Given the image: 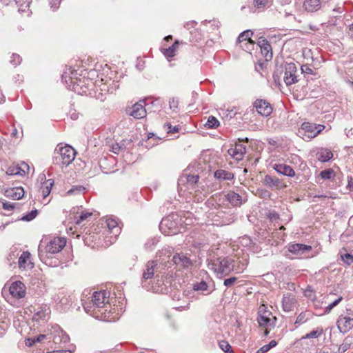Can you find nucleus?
<instances>
[{"label":"nucleus","mask_w":353,"mask_h":353,"mask_svg":"<svg viewBox=\"0 0 353 353\" xmlns=\"http://www.w3.org/2000/svg\"><path fill=\"white\" fill-rule=\"evenodd\" d=\"M61 81L69 90H72L79 94H85L87 90L94 85L92 81L85 77H78L76 70L71 67L66 69L61 75Z\"/></svg>","instance_id":"f257e3e1"},{"label":"nucleus","mask_w":353,"mask_h":353,"mask_svg":"<svg viewBox=\"0 0 353 353\" xmlns=\"http://www.w3.org/2000/svg\"><path fill=\"white\" fill-rule=\"evenodd\" d=\"M182 228V219L176 213H172L163 218L159 224V230L166 236L180 233Z\"/></svg>","instance_id":"f03ea898"},{"label":"nucleus","mask_w":353,"mask_h":353,"mask_svg":"<svg viewBox=\"0 0 353 353\" xmlns=\"http://www.w3.org/2000/svg\"><path fill=\"white\" fill-rule=\"evenodd\" d=\"M76 154V150L70 145L65 146L58 145L54 152L53 163L67 167L73 162Z\"/></svg>","instance_id":"7ed1b4c3"},{"label":"nucleus","mask_w":353,"mask_h":353,"mask_svg":"<svg viewBox=\"0 0 353 353\" xmlns=\"http://www.w3.org/2000/svg\"><path fill=\"white\" fill-rule=\"evenodd\" d=\"M66 245V240L63 237H55L51 239L46 245L44 250L39 248V256L40 259L48 264V260L51 254L61 252Z\"/></svg>","instance_id":"20e7f679"},{"label":"nucleus","mask_w":353,"mask_h":353,"mask_svg":"<svg viewBox=\"0 0 353 353\" xmlns=\"http://www.w3.org/2000/svg\"><path fill=\"white\" fill-rule=\"evenodd\" d=\"M159 269L160 265H158L157 261H149L146 263L141 279V285L144 289L149 291L153 288V286H150L148 280L155 278L159 281V274L161 273Z\"/></svg>","instance_id":"39448f33"},{"label":"nucleus","mask_w":353,"mask_h":353,"mask_svg":"<svg viewBox=\"0 0 353 353\" xmlns=\"http://www.w3.org/2000/svg\"><path fill=\"white\" fill-rule=\"evenodd\" d=\"M324 129L325 125H323L303 122L299 130V134L302 137L303 139L310 141L316 137Z\"/></svg>","instance_id":"423d86ee"},{"label":"nucleus","mask_w":353,"mask_h":353,"mask_svg":"<svg viewBox=\"0 0 353 353\" xmlns=\"http://www.w3.org/2000/svg\"><path fill=\"white\" fill-rule=\"evenodd\" d=\"M218 262V266L215 270L221 276H226L234 270L235 260L232 257L219 258Z\"/></svg>","instance_id":"0eeeda50"},{"label":"nucleus","mask_w":353,"mask_h":353,"mask_svg":"<svg viewBox=\"0 0 353 353\" xmlns=\"http://www.w3.org/2000/svg\"><path fill=\"white\" fill-rule=\"evenodd\" d=\"M52 338H48V341H52L54 344L67 343L70 341L69 336L61 329L59 326L54 327V333L48 334Z\"/></svg>","instance_id":"6e6552de"},{"label":"nucleus","mask_w":353,"mask_h":353,"mask_svg":"<svg viewBox=\"0 0 353 353\" xmlns=\"http://www.w3.org/2000/svg\"><path fill=\"white\" fill-rule=\"evenodd\" d=\"M284 81L289 86L298 81L297 77L295 73L297 70L296 64L294 63H287L285 65Z\"/></svg>","instance_id":"1a4fd4ad"},{"label":"nucleus","mask_w":353,"mask_h":353,"mask_svg":"<svg viewBox=\"0 0 353 353\" xmlns=\"http://www.w3.org/2000/svg\"><path fill=\"white\" fill-rule=\"evenodd\" d=\"M257 112L263 117L270 116L273 110L271 104L265 99H258L253 103Z\"/></svg>","instance_id":"9d476101"},{"label":"nucleus","mask_w":353,"mask_h":353,"mask_svg":"<svg viewBox=\"0 0 353 353\" xmlns=\"http://www.w3.org/2000/svg\"><path fill=\"white\" fill-rule=\"evenodd\" d=\"M212 219L217 225H226L234 221V216L220 210L214 215Z\"/></svg>","instance_id":"9b49d317"},{"label":"nucleus","mask_w":353,"mask_h":353,"mask_svg":"<svg viewBox=\"0 0 353 353\" xmlns=\"http://www.w3.org/2000/svg\"><path fill=\"white\" fill-rule=\"evenodd\" d=\"M10 294L16 299H21L26 296V285L20 281L13 282L9 289Z\"/></svg>","instance_id":"f8f14e48"},{"label":"nucleus","mask_w":353,"mask_h":353,"mask_svg":"<svg viewBox=\"0 0 353 353\" xmlns=\"http://www.w3.org/2000/svg\"><path fill=\"white\" fill-rule=\"evenodd\" d=\"M145 105V100L139 101V102L136 103L132 105L130 114L137 119L145 117L146 115Z\"/></svg>","instance_id":"ddd939ff"},{"label":"nucleus","mask_w":353,"mask_h":353,"mask_svg":"<svg viewBox=\"0 0 353 353\" xmlns=\"http://www.w3.org/2000/svg\"><path fill=\"white\" fill-rule=\"evenodd\" d=\"M108 292L105 290L94 292L92 296V306L100 309L105 306V301L107 299Z\"/></svg>","instance_id":"4468645a"},{"label":"nucleus","mask_w":353,"mask_h":353,"mask_svg":"<svg viewBox=\"0 0 353 353\" xmlns=\"http://www.w3.org/2000/svg\"><path fill=\"white\" fill-rule=\"evenodd\" d=\"M172 261L177 266L188 268L192 265V261L183 252L175 254L172 257Z\"/></svg>","instance_id":"2eb2a0df"},{"label":"nucleus","mask_w":353,"mask_h":353,"mask_svg":"<svg viewBox=\"0 0 353 353\" xmlns=\"http://www.w3.org/2000/svg\"><path fill=\"white\" fill-rule=\"evenodd\" d=\"M337 327L341 332H347L353 327V317L341 316L337 321Z\"/></svg>","instance_id":"dca6fc26"},{"label":"nucleus","mask_w":353,"mask_h":353,"mask_svg":"<svg viewBox=\"0 0 353 353\" xmlns=\"http://www.w3.org/2000/svg\"><path fill=\"white\" fill-rule=\"evenodd\" d=\"M272 168L278 173L284 176L292 177L295 176V172L292 168L284 163H274L272 165Z\"/></svg>","instance_id":"f3484780"},{"label":"nucleus","mask_w":353,"mask_h":353,"mask_svg":"<svg viewBox=\"0 0 353 353\" xmlns=\"http://www.w3.org/2000/svg\"><path fill=\"white\" fill-rule=\"evenodd\" d=\"M312 250V246L302 243L290 244L288 251L294 254L301 255Z\"/></svg>","instance_id":"a211bd4d"},{"label":"nucleus","mask_w":353,"mask_h":353,"mask_svg":"<svg viewBox=\"0 0 353 353\" xmlns=\"http://www.w3.org/2000/svg\"><path fill=\"white\" fill-rule=\"evenodd\" d=\"M31 254L26 251L23 252L19 258L18 265L20 269L32 268L33 263L30 261Z\"/></svg>","instance_id":"6ab92c4d"},{"label":"nucleus","mask_w":353,"mask_h":353,"mask_svg":"<svg viewBox=\"0 0 353 353\" xmlns=\"http://www.w3.org/2000/svg\"><path fill=\"white\" fill-rule=\"evenodd\" d=\"M228 152L236 160H240L242 159L243 154L246 153V147L243 144L237 143L234 148H230Z\"/></svg>","instance_id":"aec40b11"},{"label":"nucleus","mask_w":353,"mask_h":353,"mask_svg":"<svg viewBox=\"0 0 353 353\" xmlns=\"http://www.w3.org/2000/svg\"><path fill=\"white\" fill-rule=\"evenodd\" d=\"M226 200L234 207H239L242 204V197L234 191H230L225 195Z\"/></svg>","instance_id":"412c9836"},{"label":"nucleus","mask_w":353,"mask_h":353,"mask_svg":"<svg viewBox=\"0 0 353 353\" xmlns=\"http://www.w3.org/2000/svg\"><path fill=\"white\" fill-rule=\"evenodd\" d=\"M316 156L319 161L325 163L329 161L333 157V154L330 149L321 148L319 149Z\"/></svg>","instance_id":"4be33fe9"},{"label":"nucleus","mask_w":353,"mask_h":353,"mask_svg":"<svg viewBox=\"0 0 353 353\" xmlns=\"http://www.w3.org/2000/svg\"><path fill=\"white\" fill-rule=\"evenodd\" d=\"M39 179L41 181H43V180L46 181L44 182L43 186L41 187L42 192H43V197L46 198L50 194V193L51 192L52 187L54 185V180L51 179H48V180H46V175L44 174H40Z\"/></svg>","instance_id":"5701e85b"},{"label":"nucleus","mask_w":353,"mask_h":353,"mask_svg":"<svg viewBox=\"0 0 353 353\" xmlns=\"http://www.w3.org/2000/svg\"><path fill=\"white\" fill-rule=\"evenodd\" d=\"M303 8L308 12H313L321 8L320 0H305L303 2Z\"/></svg>","instance_id":"b1692460"},{"label":"nucleus","mask_w":353,"mask_h":353,"mask_svg":"<svg viewBox=\"0 0 353 353\" xmlns=\"http://www.w3.org/2000/svg\"><path fill=\"white\" fill-rule=\"evenodd\" d=\"M262 183L270 188H277L281 185L280 180L276 177L272 176L270 174H266L262 180Z\"/></svg>","instance_id":"393cba45"},{"label":"nucleus","mask_w":353,"mask_h":353,"mask_svg":"<svg viewBox=\"0 0 353 353\" xmlns=\"http://www.w3.org/2000/svg\"><path fill=\"white\" fill-rule=\"evenodd\" d=\"M6 196L19 200L23 198L25 191L22 187H15L6 191Z\"/></svg>","instance_id":"a878e982"},{"label":"nucleus","mask_w":353,"mask_h":353,"mask_svg":"<svg viewBox=\"0 0 353 353\" xmlns=\"http://www.w3.org/2000/svg\"><path fill=\"white\" fill-rule=\"evenodd\" d=\"M214 176L219 181H231L234 179V174L225 170L219 169L214 172Z\"/></svg>","instance_id":"bb28decb"},{"label":"nucleus","mask_w":353,"mask_h":353,"mask_svg":"<svg viewBox=\"0 0 353 353\" xmlns=\"http://www.w3.org/2000/svg\"><path fill=\"white\" fill-rule=\"evenodd\" d=\"M270 314L271 313L267 310H265L264 314H262V307H259L257 321L260 326L265 327L270 323V318L269 316Z\"/></svg>","instance_id":"cd10ccee"},{"label":"nucleus","mask_w":353,"mask_h":353,"mask_svg":"<svg viewBox=\"0 0 353 353\" xmlns=\"http://www.w3.org/2000/svg\"><path fill=\"white\" fill-rule=\"evenodd\" d=\"M352 347H353V336L348 335L345 338L342 344L339 345L338 348V352L344 353Z\"/></svg>","instance_id":"c85d7f7f"},{"label":"nucleus","mask_w":353,"mask_h":353,"mask_svg":"<svg viewBox=\"0 0 353 353\" xmlns=\"http://www.w3.org/2000/svg\"><path fill=\"white\" fill-rule=\"evenodd\" d=\"M108 230L117 236L121 232V228L118 225V223L114 219H108L106 221Z\"/></svg>","instance_id":"c756f323"},{"label":"nucleus","mask_w":353,"mask_h":353,"mask_svg":"<svg viewBox=\"0 0 353 353\" xmlns=\"http://www.w3.org/2000/svg\"><path fill=\"white\" fill-rule=\"evenodd\" d=\"M199 179V176L198 174L191 175V174H183L181 178L179 179V183L187 182L190 185H194L198 183Z\"/></svg>","instance_id":"7c9ffc66"},{"label":"nucleus","mask_w":353,"mask_h":353,"mask_svg":"<svg viewBox=\"0 0 353 353\" xmlns=\"http://www.w3.org/2000/svg\"><path fill=\"white\" fill-rule=\"evenodd\" d=\"M261 54L265 57V61H270L272 59V49L270 43H265L264 46L260 47Z\"/></svg>","instance_id":"2f4dec72"},{"label":"nucleus","mask_w":353,"mask_h":353,"mask_svg":"<svg viewBox=\"0 0 353 353\" xmlns=\"http://www.w3.org/2000/svg\"><path fill=\"white\" fill-rule=\"evenodd\" d=\"M294 299L289 296H283L282 299L283 309L285 312L292 311L294 309Z\"/></svg>","instance_id":"473e14b6"},{"label":"nucleus","mask_w":353,"mask_h":353,"mask_svg":"<svg viewBox=\"0 0 353 353\" xmlns=\"http://www.w3.org/2000/svg\"><path fill=\"white\" fill-rule=\"evenodd\" d=\"M179 43L178 41H176L171 46L168 48L163 49V53L164 56L167 58H172L175 54V51L179 46Z\"/></svg>","instance_id":"72a5a7b5"},{"label":"nucleus","mask_w":353,"mask_h":353,"mask_svg":"<svg viewBox=\"0 0 353 353\" xmlns=\"http://www.w3.org/2000/svg\"><path fill=\"white\" fill-rule=\"evenodd\" d=\"M334 176L335 172L331 168L323 170L319 173V177L323 180L333 179Z\"/></svg>","instance_id":"f704fd0d"},{"label":"nucleus","mask_w":353,"mask_h":353,"mask_svg":"<svg viewBox=\"0 0 353 353\" xmlns=\"http://www.w3.org/2000/svg\"><path fill=\"white\" fill-rule=\"evenodd\" d=\"M253 34V32L250 30H246L242 32L239 37H237V42L241 43L243 41L248 40V43L251 45H252V43H250L249 39H250L252 35Z\"/></svg>","instance_id":"c9c22d12"},{"label":"nucleus","mask_w":353,"mask_h":353,"mask_svg":"<svg viewBox=\"0 0 353 353\" xmlns=\"http://www.w3.org/2000/svg\"><path fill=\"white\" fill-rule=\"evenodd\" d=\"M219 121L214 116H210L205 126L208 129H215L219 125Z\"/></svg>","instance_id":"e433bc0d"},{"label":"nucleus","mask_w":353,"mask_h":353,"mask_svg":"<svg viewBox=\"0 0 353 353\" xmlns=\"http://www.w3.org/2000/svg\"><path fill=\"white\" fill-rule=\"evenodd\" d=\"M49 314H50V309L45 307L44 309H41V310L37 312L34 314L33 319L35 320H39V319L45 320L48 316Z\"/></svg>","instance_id":"4c0bfd02"},{"label":"nucleus","mask_w":353,"mask_h":353,"mask_svg":"<svg viewBox=\"0 0 353 353\" xmlns=\"http://www.w3.org/2000/svg\"><path fill=\"white\" fill-rule=\"evenodd\" d=\"M159 241L157 237L150 238L145 242L144 247L145 250L152 251L155 248Z\"/></svg>","instance_id":"58836bf2"},{"label":"nucleus","mask_w":353,"mask_h":353,"mask_svg":"<svg viewBox=\"0 0 353 353\" xmlns=\"http://www.w3.org/2000/svg\"><path fill=\"white\" fill-rule=\"evenodd\" d=\"M208 284L205 281L196 282L193 284L192 289L194 291H207L208 290Z\"/></svg>","instance_id":"ea45409f"},{"label":"nucleus","mask_w":353,"mask_h":353,"mask_svg":"<svg viewBox=\"0 0 353 353\" xmlns=\"http://www.w3.org/2000/svg\"><path fill=\"white\" fill-rule=\"evenodd\" d=\"M276 345L277 342L275 340H272L268 344L264 345L260 347L255 353H265L272 347H274Z\"/></svg>","instance_id":"a19ab883"},{"label":"nucleus","mask_w":353,"mask_h":353,"mask_svg":"<svg viewBox=\"0 0 353 353\" xmlns=\"http://www.w3.org/2000/svg\"><path fill=\"white\" fill-rule=\"evenodd\" d=\"M323 332L322 328H317L316 330H312L310 333L305 334V336H303V339H312V338H318L319 337Z\"/></svg>","instance_id":"79ce46f5"},{"label":"nucleus","mask_w":353,"mask_h":353,"mask_svg":"<svg viewBox=\"0 0 353 353\" xmlns=\"http://www.w3.org/2000/svg\"><path fill=\"white\" fill-rule=\"evenodd\" d=\"M21 172L25 174V171L19 166L9 167L6 171V174L8 175H23Z\"/></svg>","instance_id":"37998d69"},{"label":"nucleus","mask_w":353,"mask_h":353,"mask_svg":"<svg viewBox=\"0 0 353 353\" xmlns=\"http://www.w3.org/2000/svg\"><path fill=\"white\" fill-rule=\"evenodd\" d=\"M39 211L37 210H32L28 214L23 215L21 220L23 221H32L37 215H38Z\"/></svg>","instance_id":"c03bdc74"},{"label":"nucleus","mask_w":353,"mask_h":353,"mask_svg":"<svg viewBox=\"0 0 353 353\" xmlns=\"http://www.w3.org/2000/svg\"><path fill=\"white\" fill-rule=\"evenodd\" d=\"M219 347L225 353H234L231 345L226 341H221L219 342Z\"/></svg>","instance_id":"a18cd8bd"},{"label":"nucleus","mask_w":353,"mask_h":353,"mask_svg":"<svg viewBox=\"0 0 353 353\" xmlns=\"http://www.w3.org/2000/svg\"><path fill=\"white\" fill-rule=\"evenodd\" d=\"M22 61L20 55L16 53H13L11 56V59L10 60V63L14 67L19 65Z\"/></svg>","instance_id":"49530a36"},{"label":"nucleus","mask_w":353,"mask_h":353,"mask_svg":"<svg viewBox=\"0 0 353 353\" xmlns=\"http://www.w3.org/2000/svg\"><path fill=\"white\" fill-rule=\"evenodd\" d=\"M92 213L88 211H82L76 221L77 224H80L83 221L87 219L88 217L92 216Z\"/></svg>","instance_id":"de8ad7c7"},{"label":"nucleus","mask_w":353,"mask_h":353,"mask_svg":"<svg viewBox=\"0 0 353 353\" xmlns=\"http://www.w3.org/2000/svg\"><path fill=\"white\" fill-rule=\"evenodd\" d=\"M238 278L236 276H231L230 278L225 279L223 281V285L227 288H230L235 284Z\"/></svg>","instance_id":"09e8293b"},{"label":"nucleus","mask_w":353,"mask_h":353,"mask_svg":"<svg viewBox=\"0 0 353 353\" xmlns=\"http://www.w3.org/2000/svg\"><path fill=\"white\" fill-rule=\"evenodd\" d=\"M342 261L347 265H351L353 263V255L350 253H346L343 255H341Z\"/></svg>","instance_id":"8fccbe9b"},{"label":"nucleus","mask_w":353,"mask_h":353,"mask_svg":"<svg viewBox=\"0 0 353 353\" xmlns=\"http://www.w3.org/2000/svg\"><path fill=\"white\" fill-rule=\"evenodd\" d=\"M258 194L259 196L264 199H268L271 197V192L265 189H258Z\"/></svg>","instance_id":"3c124183"},{"label":"nucleus","mask_w":353,"mask_h":353,"mask_svg":"<svg viewBox=\"0 0 353 353\" xmlns=\"http://www.w3.org/2000/svg\"><path fill=\"white\" fill-rule=\"evenodd\" d=\"M253 3L255 8L258 9L264 8L268 3V0H254Z\"/></svg>","instance_id":"603ef678"},{"label":"nucleus","mask_w":353,"mask_h":353,"mask_svg":"<svg viewBox=\"0 0 353 353\" xmlns=\"http://www.w3.org/2000/svg\"><path fill=\"white\" fill-rule=\"evenodd\" d=\"M85 190V188L83 186L78 185V186H74L70 190L68 191V194H73L76 193H81L83 192V191Z\"/></svg>","instance_id":"864d4df0"},{"label":"nucleus","mask_w":353,"mask_h":353,"mask_svg":"<svg viewBox=\"0 0 353 353\" xmlns=\"http://www.w3.org/2000/svg\"><path fill=\"white\" fill-rule=\"evenodd\" d=\"M83 307L85 310V311L87 313H90L91 312L94 311L95 310L96 306H92V300L89 302H85L83 303Z\"/></svg>","instance_id":"5fc2aeb1"},{"label":"nucleus","mask_w":353,"mask_h":353,"mask_svg":"<svg viewBox=\"0 0 353 353\" xmlns=\"http://www.w3.org/2000/svg\"><path fill=\"white\" fill-rule=\"evenodd\" d=\"M178 100L175 99L174 98L170 99L169 101L170 108L173 111H176V110L178 108Z\"/></svg>","instance_id":"6e6d98bb"},{"label":"nucleus","mask_w":353,"mask_h":353,"mask_svg":"<svg viewBox=\"0 0 353 353\" xmlns=\"http://www.w3.org/2000/svg\"><path fill=\"white\" fill-rule=\"evenodd\" d=\"M123 149V145L120 143H116L112 145V152L114 154H119L121 150Z\"/></svg>","instance_id":"4d7b16f0"},{"label":"nucleus","mask_w":353,"mask_h":353,"mask_svg":"<svg viewBox=\"0 0 353 353\" xmlns=\"http://www.w3.org/2000/svg\"><path fill=\"white\" fill-rule=\"evenodd\" d=\"M34 338L35 342L37 343H41L44 339L48 340V338H52V337L50 336H48V334H39L36 336H34Z\"/></svg>","instance_id":"13d9d810"},{"label":"nucleus","mask_w":353,"mask_h":353,"mask_svg":"<svg viewBox=\"0 0 353 353\" xmlns=\"http://www.w3.org/2000/svg\"><path fill=\"white\" fill-rule=\"evenodd\" d=\"M2 207L6 210H12L14 208V204L10 202H3Z\"/></svg>","instance_id":"bf43d9fd"},{"label":"nucleus","mask_w":353,"mask_h":353,"mask_svg":"<svg viewBox=\"0 0 353 353\" xmlns=\"http://www.w3.org/2000/svg\"><path fill=\"white\" fill-rule=\"evenodd\" d=\"M268 217L272 221H276V220L279 219V214L277 212H274V211L270 212L269 214H268Z\"/></svg>","instance_id":"052dcab7"},{"label":"nucleus","mask_w":353,"mask_h":353,"mask_svg":"<svg viewBox=\"0 0 353 353\" xmlns=\"http://www.w3.org/2000/svg\"><path fill=\"white\" fill-rule=\"evenodd\" d=\"M301 69L303 73H307L310 74L313 73V70L307 65H303Z\"/></svg>","instance_id":"680f3d73"},{"label":"nucleus","mask_w":353,"mask_h":353,"mask_svg":"<svg viewBox=\"0 0 353 353\" xmlns=\"http://www.w3.org/2000/svg\"><path fill=\"white\" fill-rule=\"evenodd\" d=\"M25 343L26 345L28 347H32L33 345H34L36 342L34 336L26 339L25 341Z\"/></svg>","instance_id":"e2e57ef3"},{"label":"nucleus","mask_w":353,"mask_h":353,"mask_svg":"<svg viewBox=\"0 0 353 353\" xmlns=\"http://www.w3.org/2000/svg\"><path fill=\"white\" fill-rule=\"evenodd\" d=\"M167 125H168V129H169L168 133L174 134L175 132H178L179 130V125H175L173 128L172 127L171 124H170V123H168Z\"/></svg>","instance_id":"0e129e2a"},{"label":"nucleus","mask_w":353,"mask_h":353,"mask_svg":"<svg viewBox=\"0 0 353 353\" xmlns=\"http://www.w3.org/2000/svg\"><path fill=\"white\" fill-rule=\"evenodd\" d=\"M305 314L304 313H301L296 318L295 323L301 324L305 322Z\"/></svg>","instance_id":"69168bd1"},{"label":"nucleus","mask_w":353,"mask_h":353,"mask_svg":"<svg viewBox=\"0 0 353 353\" xmlns=\"http://www.w3.org/2000/svg\"><path fill=\"white\" fill-rule=\"evenodd\" d=\"M269 41L264 37H260L257 41V45L261 47L265 45V43H268Z\"/></svg>","instance_id":"338daca9"},{"label":"nucleus","mask_w":353,"mask_h":353,"mask_svg":"<svg viewBox=\"0 0 353 353\" xmlns=\"http://www.w3.org/2000/svg\"><path fill=\"white\" fill-rule=\"evenodd\" d=\"M144 64H145L144 61H143L142 59H138L137 64H136V67L139 70L141 71L144 68Z\"/></svg>","instance_id":"774afa93"}]
</instances>
